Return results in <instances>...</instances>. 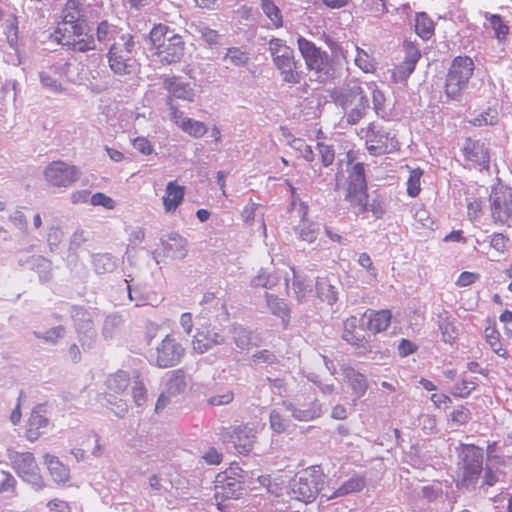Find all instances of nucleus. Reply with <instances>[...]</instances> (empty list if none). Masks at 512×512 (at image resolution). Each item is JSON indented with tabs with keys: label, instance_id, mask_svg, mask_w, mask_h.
Segmentation results:
<instances>
[{
	"label": "nucleus",
	"instance_id": "43",
	"mask_svg": "<svg viewBox=\"0 0 512 512\" xmlns=\"http://www.w3.org/2000/svg\"><path fill=\"white\" fill-rule=\"evenodd\" d=\"M423 170L420 168L410 169V174L407 179V194L410 197H417L421 191V178Z\"/></svg>",
	"mask_w": 512,
	"mask_h": 512
},
{
	"label": "nucleus",
	"instance_id": "25",
	"mask_svg": "<svg viewBox=\"0 0 512 512\" xmlns=\"http://www.w3.org/2000/svg\"><path fill=\"white\" fill-rule=\"evenodd\" d=\"M463 154L466 160L477 165L484 166L489 162L488 152L484 144L477 140L467 139L463 146Z\"/></svg>",
	"mask_w": 512,
	"mask_h": 512
},
{
	"label": "nucleus",
	"instance_id": "12",
	"mask_svg": "<svg viewBox=\"0 0 512 512\" xmlns=\"http://www.w3.org/2000/svg\"><path fill=\"white\" fill-rule=\"evenodd\" d=\"M72 29H67L66 33L56 36L59 43L70 46L72 49L80 52L94 50L96 42L94 37L90 34V28L86 21H82Z\"/></svg>",
	"mask_w": 512,
	"mask_h": 512
},
{
	"label": "nucleus",
	"instance_id": "56",
	"mask_svg": "<svg viewBox=\"0 0 512 512\" xmlns=\"http://www.w3.org/2000/svg\"><path fill=\"white\" fill-rule=\"evenodd\" d=\"M225 59L234 65H242L247 61V56L245 52L238 48H230L225 55Z\"/></svg>",
	"mask_w": 512,
	"mask_h": 512
},
{
	"label": "nucleus",
	"instance_id": "15",
	"mask_svg": "<svg viewBox=\"0 0 512 512\" xmlns=\"http://www.w3.org/2000/svg\"><path fill=\"white\" fill-rule=\"evenodd\" d=\"M170 120L185 134L192 138H202L208 132L207 125L199 120L188 117L176 107L170 108Z\"/></svg>",
	"mask_w": 512,
	"mask_h": 512
},
{
	"label": "nucleus",
	"instance_id": "3",
	"mask_svg": "<svg viewBox=\"0 0 512 512\" xmlns=\"http://www.w3.org/2000/svg\"><path fill=\"white\" fill-rule=\"evenodd\" d=\"M334 100L350 124L358 123L369 109V100L363 88L354 83L335 91Z\"/></svg>",
	"mask_w": 512,
	"mask_h": 512
},
{
	"label": "nucleus",
	"instance_id": "49",
	"mask_svg": "<svg viewBox=\"0 0 512 512\" xmlns=\"http://www.w3.org/2000/svg\"><path fill=\"white\" fill-rule=\"evenodd\" d=\"M131 144L135 150L145 156H149L154 152L151 141L144 136H139L131 140Z\"/></svg>",
	"mask_w": 512,
	"mask_h": 512
},
{
	"label": "nucleus",
	"instance_id": "46",
	"mask_svg": "<svg viewBox=\"0 0 512 512\" xmlns=\"http://www.w3.org/2000/svg\"><path fill=\"white\" fill-rule=\"evenodd\" d=\"M297 233L299 238L307 243H313L317 239L315 225L305 220L302 221Z\"/></svg>",
	"mask_w": 512,
	"mask_h": 512
},
{
	"label": "nucleus",
	"instance_id": "63",
	"mask_svg": "<svg viewBox=\"0 0 512 512\" xmlns=\"http://www.w3.org/2000/svg\"><path fill=\"white\" fill-rule=\"evenodd\" d=\"M477 279H478V274L465 271L459 275V277L456 281V284L460 287H466V286L473 284Z\"/></svg>",
	"mask_w": 512,
	"mask_h": 512
},
{
	"label": "nucleus",
	"instance_id": "39",
	"mask_svg": "<svg viewBox=\"0 0 512 512\" xmlns=\"http://www.w3.org/2000/svg\"><path fill=\"white\" fill-rule=\"evenodd\" d=\"M267 303L271 312L281 318L284 324H287L289 320V308L284 300L273 295H267Z\"/></svg>",
	"mask_w": 512,
	"mask_h": 512
},
{
	"label": "nucleus",
	"instance_id": "6",
	"mask_svg": "<svg viewBox=\"0 0 512 512\" xmlns=\"http://www.w3.org/2000/svg\"><path fill=\"white\" fill-rule=\"evenodd\" d=\"M324 474L320 467L311 466L299 472L291 486L292 496L305 503L315 500L322 489Z\"/></svg>",
	"mask_w": 512,
	"mask_h": 512
},
{
	"label": "nucleus",
	"instance_id": "21",
	"mask_svg": "<svg viewBox=\"0 0 512 512\" xmlns=\"http://www.w3.org/2000/svg\"><path fill=\"white\" fill-rule=\"evenodd\" d=\"M185 188L176 181H170L166 185L162 197L163 207L166 213H174L184 200Z\"/></svg>",
	"mask_w": 512,
	"mask_h": 512
},
{
	"label": "nucleus",
	"instance_id": "48",
	"mask_svg": "<svg viewBox=\"0 0 512 512\" xmlns=\"http://www.w3.org/2000/svg\"><path fill=\"white\" fill-rule=\"evenodd\" d=\"M234 399V393L230 389H223L218 393L210 396L207 400L208 404L213 406L227 405Z\"/></svg>",
	"mask_w": 512,
	"mask_h": 512
},
{
	"label": "nucleus",
	"instance_id": "11",
	"mask_svg": "<svg viewBox=\"0 0 512 512\" xmlns=\"http://www.w3.org/2000/svg\"><path fill=\"white\" fill-rule=\"evenodd\" d=\"M463 465L458 476V485L463 487L474 486L482 472L483 455L475 447H466L463 451Z\"/></svg>",
	"mask_w": 512,
	"mask_h": 512
},
{
	"label": "nucleus",
	"instance_id": "5",
	"mask_svg": "<svg viewBox=\"0 0 512 512\" xmlns=\"http://www.w3.org/2000/svg\"><path fill=\"white\" fill-rule=\"evenodd\" d=\"M134 41L130 34L119 37L109 50L108 61L110 69L118 75L133 74L138 69V63L133 56Z\"/></svg>",
	"mask_w": 512,
	"mask_h": 512
},
{
	"label": "nucleus",
	"instance_id": "26",
	"mask_svg": "<svg viewBox=\"0 0 512 512\" xmlns=\"http://www.w3.org/2000/svg\"><path fill=\"white\" fill-rule=\"evenodd\" d=\"M49 421L47 417L42 413L41 408H37L32 411L26 430V437L30 441L37 440L42 433L47 429Z\"/></svg>",
	"mask_w": 512,
	"mask_h": 512
},
{
	"label": "nucleus",
	"instance_id": "2",
	"mask_svg": "<svg viewBox=\"0 0 512 512\" xmlns=\"http://www.w3.org/2000/svg\"><path fill=\"white\" fill-rule=\"evenodd\" d=\"M149 50L156 61L162 64H173L182 58L185 42L174 29L158 24L149 33Z\"/></svg>",
	"mask_w": 512,
	"mask_h": 512
},
{
	"label": "nucleus",
	"instance_id": "24",
	"mask_svg": "<svg viewBox=\"0 0 512 512\" xmlns=\"http://www.w3.org/2000/svg\"><path fill=\"white\" fill-rule=\"evenodd\" d=\"M287 410L292 412L295 419L299 421H311L321 415V406L317 402H311L309 407L306 408L305 404L301 403L300 399L295 403H284Z\"/></svg>",
	"mask_w": 512,
	"mask_h": 512
},
{
	"label": "nucleus",
	"instance_id": "61",
	"mask_svg": "<svg viewBox=\"0 0 512 512\" xmlns=\"http://www.w3.org/2000/svg\"><path fill=\"white\" fill-rule=\"evenodd\" d=\"M201 35L203 40L210 46H216L220 43L219 34L209 28H204L201 30Z\"/></svg>",
	"mask_w": 512,
	"mask_h": 512
},
{
	"label": "nucleus",
	"instance_id": "47",
	"mask_svg": "<svg viewBox=\"0 0 512 512\" xmlns=\"http://www.w3.org/2000/svg\"><path fill=\"white\" fill-rule=\"evenodd\" d=\"M94 266L97 272L105 273L112 271L116 266V262L110 255L102 254L95 257Z\"/></svg>",
	"mask_w": 512,
	"mask_h": 512
},
{
	"label": "nucleus",
	"instance_id": "17",
	"mask_svg": "<svg viewBox=\"0 0 512 512\" xmlns=\"http://www.w3.org/2000/svg\"><path fill=\"white\" fill-rule=\"evenodd\" d=\"M165 87L170 98L186 102H194L199 95L198 85L195 81H187L182 77H171L165 81Z\"/></svg>",
	"mask_w": 512,
	"mask_h": 512
},
{
	"label": "nucleus",
	"instance_id": "10",
	"mask_svg": "<svg viewBox=\"0 0 512 512\" xmlns=\"http://www.w3.org/2000/svg\"><path fill=\"white\" fill-rule=\"evenodd\" d=\"M243 470L240 468H230L216 477L215 481V499H237L242 494Z\"/></svg>",
	"mask_w": 512,
	"mask_h": 512
},
{
	"label": "nucleus",
	"instance_id": "50",
	"mask_svg": "<svg viewBox=\"0 0 512 512\" xmlns=\"http://www.w3.org/2000/svg\"><path fill=\"white\" fill-rule=\"evenodd\" d=\"M290 145L295 151L299 152L300 156H302L305 160L309 162L313 161L314 153L312 147L307 145L303 140L293 139Z\"/></svg>",
	"mask_w": 512,
	"mask_h": 512
},
{
	"label": "nucleus",
	"instance_id": "27",
	"mask_svg": "<svg viewBox=\"0 0 512 512\" xmlns=\"http://www.w3.org/2000/svg\"><path fill=\"white\" fill-rule=\"evenodd\" d=\"M44 464L56 484L63 485L69 480V469L56 456L44 455Z\"/></svg>",
	"mask_w": 512,
	"mask_h": 512
},
{
	"label": "nucleus",
	"instance_id": "53",
	"mask_svg": "<svg viewBox=\"0 0 512 512\" xmlns=\"http://www.w3.org/2000/svg\"><path fill=\"white\" fill-rule=\"evenodd\" d=\"M270 427L276 433H283L286 430V421L278 410L270 413Z\"/></svg>",
	"mask_w": 512,
	"mask_h": 512
},
{
	"label": "nucleus",
	"instance_id": "16",
	"mask_svg": "<svg viewBox=\"0 0 512 512\" xmlns=\"http://www.w3.org/2000/svg\"><path fill=\"white\" fill-rule=\"evenodd\" d=\"M184 348L170 336H166L156 348V363L159 367L177 364L183 356Z\"/></svg>",
	"mask_w": 512,
	"mask_h": 512
},
{
	"label": "nucleus",
	"instance_id": "41",
	"mask_svg": "<svg viewBox=\"0 0 512 512\" xmlns=\"http://www.w3.org/2000/svg\"><path fill=\"white\" fill-rule=\"evenodd\" d=\"M486 19L490 22L491 27L494 31L495 37L499 41L505 40L506 36L509 32L508 25L503 21V19L499 15L495 14H486Z\"/></svg>",
	"mask_w": 512,
	"mask_h": 512
},
{
	"label": "nucleus",
	"instance_id": "62",
	"mask_svg": "<svg viewBox=\"0 0 512 512\" xmlns=\"http://www.w3.org/2000/svg\"><path fill=\"white\" fill-rule=\"evenodd\" d=\"M358 263L366 269L374 278L377 276L376 269L373 265L372 259L367 253H361L358 258Z\"/></svg>",
	"mask_w": 512,
	"mask_h": 512
},
{
	"label": "nucleus",
	"instance_id": "60",
	"mask_svg": "<svg viewBox=\"0 0 512 512\" xmlns=\"http://www.w3.org/2000/svg\"><path fill=\"white\" fill-rule=\"evenodd\" d=\"M470 418V411L466 407H459L451 413V420L459 425L465 424Z\"/></svg>",
	"mask_w": 512,
	"mask_h": 512
},
{
	"label": "nucleus",
	"instance_id": "58",
	"mask_svg": "<svg viewBox=\"0 0 512 512\" xmlns=\"http://www.w3.org/2000/svg\"><path fill=\"white\" fill-rule=\"evenodd\" d=\"M46 508L48 512H71L69 503L58 498H54L48 501Z\"/></svg>",
	"mask_w": 512,
	"mask_h": 512
},
{
	"label": "nucleus",
	"instance_id": "55",
	"mask_svg": "<svg viewBox=\"0 0 512 512\" xmlns=\"http://www.w3.org/2000/svg\"><path fill=\"white\" fill-rule=\"evenodd\" d=\"M509 239L502 233H494L491 235L490 246L497 252L503 253L508 245Z\"/></svg>",
	"mask_w": 512,
	"mask_h": 512
},
{
	"label": "nucleus",
	"instance_id": "64",
	"mask_svg": "<svg viewBox=\"0 0 512 512\" xmlns=\"http://www.w3.org/2000/svg\"><path fill=\"white\" fill-rule=\"evenodd\" d=\"M6 35L9 43L13 46L17 43L18 39V25L16 19H12L6 27Z\"/></svg>",
	"mask_w": 512,
	"mask_h": 512
},
{
	"label": "nucleus",
	"instance_id": "13",
	"mask_svg": "<svg viewBox=\"0 0 512 512\" xmlns=\"http://www.w3.org/2000/svg\"><path fill=\"white\" fill-rule=\"evenodd\" d=\"M45 181L52 187H69L78 179V169L63 161H53L43 172Z\"/></svg>",
	"mask_w": 512,
	"mask_h": 512
},
{
	"label": "nucleus",
	"instance_id": "14",
	"mask_svg": "<svg viewBox=\"0 0 512 512\" xmlns=\"http://www.w3.org/2000/svg\"><path fill=\"white\" fill-rule=\"evenodd\" d=\"M365 139L368 151L375 156L392 153L399 149L395 135L375 126H370L367 129Z\"/></svg>",
	"mask_w": 512,
	"mask_h": 512
},
{
	"label": "nucleus",
	"instance_id": "4",
	"mask_svg": "<svg viewBox=\"0 0 512 512\" xmlns=\"http://www.w3.org/2000/svg\"><path fill=\"white\" fill-rule=\"evenodd\" d=\"M269 51L276 68L279 70L282 80L289 84H298L302 79V73L298 71L293 50L279 38L269 41Z\"/></svg>",
	"mask_w": 512,
	"mask_h": 512
},
{
	"label": "nucleus",
	"instance_id": "52",
	"mask_svg": "<svg viewBox=\"0 0 512 512\" xmlns=\"http://www.w3.org/2000/svg\"><path fill=\"white\" fill-rule=\"evenodd\" d=\"M374 110L377 114H382L385 110V96L375 85L370 87Z\"/></svg>",
	"mask_w": 512,
	"mask_h": 512
},
{
	"label": "nucleus",
	"instance_id": "37",
	"mask_svg": "<svg viewBox=\"0 0 512 512\" xmlns=\"http://www.w3.org/2000/svg\"><path fill=\"white\" fill-rule=\"evenodd\" d=\"M439 329L445 342L453 343L456 340L458 330L452 317L447 312L440 315Z\"/></svg>",
	"mask_w": 512,
	"mask_h": 512
},
{
	"label": "nucleus",
	"instance_id": "20",
	"mask_svg": "<svg viewBox=\"0 0 512 512\" xmlns=\"http://www.w3.org/2000/svg\"><path fill=\"white\" fill-rule=\"evenodd\" d=\"M42 86L51 93L64 94L67 88L64 83L63 67H50L40 73Z\"/></svg>",
	"mask_w": 512,
	"mask_h": 512
},
{
	"label": "nucleus",
	"instance_id": "59",
	"mask_svg": "<svg viewBox=\"0 0 512 512\" xmlns=\"http://www.w3.org/2000/svg\"><path fill=\"white\" fill-rule=\"evenodd\" d=\"M317 146H318L319 153L321 155V160H322L323 165L324 166L331 165L335 158L333 149L330 146L324 145L321 142H318Z\"/></svg>",
	"mask_w": 512,
	"mask_h": 512
},
{
	"label": "nucleus",
	"instance_id": "28",
	"mask_svg": "<svg viewBox=\"0 0 512 512\" xmlns=\"http://www.w3.org/2000/svg\"><path fill=\"white\" fill-rule=\"evenodd\" d=\"M129 377L126 373H117L111 376L107 382L108 388V402L111 405H115L117 403V398L121 396L127 387L129 386Z\"/></svg>",
	"mask_w": 512,
	"mask_h": 512
},
{
	"label": "nucleus",
	"instance_id": "44",
	"mask_svg": "<svg viewBox=\"0 0 512 512\" xmlns=\"http://www.w3.org/2000/svg\"><path fill=\"white\" fill-rule=\"evenodd\" d=\"M262 9L275 27L279 28L283 25L281 12L271 0H262Z\"/></svg>",
	"mask_w": 512,
	"mask_h": 512
},
{
	"label": "nucleus",
	"instance_id": "35",
	"mask_svg": "<svg viewBox=\"0 0 512 512\" xmlns=\"http://www.w3.org/2000/svg\"><path fill=\"white\" fill-rule=\"evenodd\" d=\"M365 482L361 477H352L344 482L336 491L331 494L324 493L323 496L326 499H332L336 497L345 496L350 493L361 491L364 488Z\"/></svg>",
	"mask_w": 512,
	"mask_h": 512
},
{
	"label": "nucleus",
	"instance_id": "23",
	"mask_svg": "<svg viewBox=\"0 0 512 512\" xmlns=\"http://www.w3.org/2000/svg\"><path fill=\"white\" fill-rule=\"evenodd\" d=\"M62 23L59 24L55 31V37L60 36L62 33H66L67 29L76 26L84 19H81V12L78 3L75 0H69L66 2L62 12Z\"/></svg>",
	"mask_w": 512,
	"mask_h": 512
},
{
	"label": "nucleus",
	"instance_id": "9",
	"mask_svg": "<svg viewBox=\"0 0 512 512\" xmlns=\"http://www.w3.org/2000/svg\"><path fill=\"white\" fill-rule=\"evenodd\" d=\"M489 201L493 222L498 225L509 224L512 221V190L497 185L492 189Z\"/></svg>",
	"mask_w": 512,
	"mask_h": 512
},
{
	"label": "nucleus",
	"instance_id": "33",
	"mask_svg": "<svg viewBox=\"0 0 512 512\" xmlns=\"http://www.w3.org/2000/svg\"><path fill=\"white\" fill-rule=\"evenodd\" d=\"M343 338L353 345H359L363 341L364 335L357 317L351 316L344 321Z\"/></svg>",
	"mask_w": 512,
	"mask_h": 512
},
{
	"label": "nucleus",
	"instance_id": "19",
	"mask_svg": "<svg viewBox=\"0 0 512 512\" xmlns=\"http://www.w3.org/2000/svg\"><path fill=\"white\" fill-rule=\"evenodd\" d=\"M257 431L249 425H240L230 434V442L240 454H248L253 447Z\"/></svg>",
	"mask_w": 512,
	"mask_h": 512
},
{
	"label": "nucleus",
	"instance_id": "29",
	"mask_svg": "<svg viewBox=\"0 0 512 512\" xmlns=\"http://www.w3.org/2000/svg\"><path fill=\"white\" fill-rule=\"evenodd\" d=\"M344 375L349 388L352 391L353 399L361 398L367 391V381L361 373L353 368H345Z\"/></svg>",
	"mask_w": 512,
	"mask_h": 512
},
{
	"label": "nucleus",
	"instance_id": "30",
	"mask_svg": "<svg viewBox=\"0 0 512 512\" xmlns=\"http://www.w3.org/2000/svg\"><path fill=\"white\" fill-rule=\"evenodd\" d=\"M346 200L358 214L368 210L367 186L347 188Z\"/></svg>",
	"mask_w": 512,
	"mask_h": 512
},
{
	"label": "nucleus",
	"instance_id": "32",
	"mask_svg": "<svg viewBox=\"0 0 512 512\" xmlns=\"http://www.w3.org/2000/svg\"><path fill=\"white\" fill-rule=\"evenodd\" d=\"M486 342L491 349L500 357L507 358L508 352L501 342L500 332L496 328L495 322L490 323L484 330Z\"/></svg>",
	"mask_w": 512,
	"mask_h": 512
},
{
	"label": "nucleus",
	"instance_id": "38",
	"mask_svg": "<svg viewBox=\"0 0 512 512\" xmlns=\"http://www.w3.org/2000/svg\"><path fill=\"white\" fill-rule=\"evenodd\" d=\"M415 31L422 39H429L434 33L433 21L425 13H418L415 18Z\"/></svg>",
	"mask_w": 512,
	"mask_h": 512
},
{
	"label": "nucleus",
	"instance_id": "40",
	"mask_svg": "<svg viewBox=\"0 0 512 512\" xmlns=\"http://www.w3.org/2000/svg\"><path fill=\"white\" fill-rule=\"evenodd\" d=\"M363 186H367L364 173V166L361 163L353 164L349 170L347 188H356Z\"/></svg>",
	"mask_w": 512,
	"mask_h": 512
},
{
	"label": "nucleus",
	"instance_id": "42",
	"mask_svg": "<svg viewBox=\"0 0 512 512\" xmlns=\"http://www.w3.org/2000/svg\"><path fill=\"white\" fill-rule=\"evenodd\" d=\"M316 287L318 296L322 301L329 305H333L337 301V292L334 286L324 280H319Z\"/></svg>",
	"mask_w": 512,
	"mask_h": 512
},
{
	"label": "nucleus",
	"instance_id": "34",
	"mask_svg": "<svg viewBox=\"0 0 512 512\" xmlns=\"http://www.w3.org/2000/svg\"><path fill=\"white\" fill-rule=\"evenodd\" d=\"M16 479L9 472L0 470V509L4 506V500L16 496Z\"/></svg>",
	"mask_w": 512,
	"mask_h": 512
},
{
	"label": "nucleus",
	"instance_id": "57",
	"mask_svg": "<svg viewBox=\"0 0 512 512\" xmlns=\"http://www.w3.org/2000/svg\"><path fill=\"white\" fill-rule=\"evenodd\" d=\"M277 279L273 277L270 274H267L265 272L259 273L256 277L252 280V285L255 287H272L275 285Z\"/></svg>",
	"mask_w": 512,
	"mask_h": 512
},
{
	"label": "nucleus",
	"instance_id": "54",
	"mask_svg": "<svg viewBox=\"0 0 512 512\" xmlns=\"http://www.w3.org/2000/svg\"><path fill=\"white\" fill-rule=\"evenodd\" d=\"M90 200L93 206H103L104 208L109 210L115 208V201L111 197L100 192L92 195Z\"/></svg>",
	"mask_w": 512,
	"mask_h": 512
},
{
	"label": "nucleus",
	"instance_id": "1",
	"mask_svg": "<svg viewBox=\"0 0 512 512\" xmlns=\"http://www.w3.org/2000/svg\"><path fill=\"white\" fill-rule=\"evenodd\" d=\"M299 53L304 60L306 69L312 72L315 80L325 83L336 77V64L345 59V54L340 47H336L329 56L326 51L316 46L312 41L299 36L297 38Z\"/></svg>",
	"mask_w": 512,
	"mask_h": 512
},
{
	"label": "nucleus",
	"instance_id": "51",
	"mask_svg": "<svg viewBox=\"0 0 512 512\" xmlns=\"http://www.w3.org/2000/svg\"><path fill=\"white\" fill-rule=\"evenodd\" d=\"M476 388V382L463 380L457 383L453 388V394L457 397L465 398Z\"/></svg>",
	"mask_w": 512,
	"mask_h": 512
},
{
	"label": "nucleus",
	"instance_id": "45",
	"mask_svg": "<svg viewBox=\"0 0 512 512\" xmlns=\"http://www.w3.org/2000/svg\"><path fill=\"white\" fill-rule=\"evenodd\" d=\"M355 64L365 73H371L375 70V62L373 58L363 49L357 47Z\"/></svg>",
	"mask_w": 512,
	"mask_h": 512
},
{
	"label": "nucleus",
	"instance_id": "36",
	"mask_svg": "<svg viewBox=\"0 0 512 512\" xmlns=\"http://www.w3.org/2000/svg\"><path fill=\"white\" fill-rule=\"evenodd\" d=\"M166 250L175 258H183L186 255L187 240L179 234L172 233L165 242Z\"/></svg>",
	"mask_w": 512,
	"mask_h": 512
},
{
	"label": "nucleus",
	"instance_id": "7",
	"mask_svg": "<svg viewBox=\"0 0 512 512\" xmlns=\"http://www.w3.org/2000/svg\"><path fill=\"white\" fill-rule=\"evenodd\" d=\"M474 70L473 60L467 56L456 57L449 69L445 93L451 99H457L467 87Z\"/></svg>",
	"mask_w": 512,
	"mask_h": 512
},
{
	"label": "nucleus",
	"instance_id": "31",
	"mask_svg": "<svg viewBox=\"0 0 512 512\" xmlns=\"http://www.w3.org/2000/svg\"><path fill=\"white\" fill-rule=\"evenodd\" d=\"M365 316L367 317V329L373 333L386 330L392 317L389 310L373 311Z\"/></svg>",
	"mask_w": 512,
	"mask_h": 512
},
{
	"label": "nucleus",
	"instance_id": "18",
	"mask_svg": "<svg viewBox=\"0 0 512 512\" xmlns=\"http://www.w3.org/2000/svg\"><path fill=\"white\" fill-rule=\"evenodd\" d=\"M419 58V49L412 43L405 44V58L402 63L394 68L392 73L393 80L395 82L406 80L414 71Z\"/></svg>",
	"mask_w": 512,
	"mask_h": 512
},
{
	"label": "nucleus",
	"instance_id": "22",
	"mask_svg": "<svg viewBox=\"0 0 512 512\" xmlns=\"http://www.w3.org/2000/svg\"><path fill=\"white\" fill-rule=\"evenodd\" d=\"M224 343V338L213 331H198L191 342L192 349L198 354H203L217 345Z\"/></svg>",
	"mask_w": 512,
	"mask_h": 512
},
{
	"label": "nucleus",
	"instance_id": "8",
	"mask_svg": "<svg viewBox=\"0 0 512 512\" xmlns=\"http://www.w3.org/2000/svg\"><path fill=\"white\" fill-rule=\"evenodd\" d=\"M8 458L13 469L23 481L31 484L36 489L45 487L44 479L32 453L9 449Z\"/></svg>",
	"mask_w": 512,
	"mask_h": 512
}]
</instances>
